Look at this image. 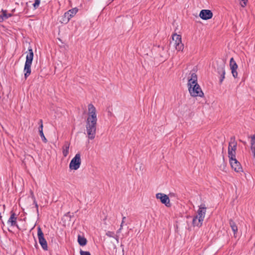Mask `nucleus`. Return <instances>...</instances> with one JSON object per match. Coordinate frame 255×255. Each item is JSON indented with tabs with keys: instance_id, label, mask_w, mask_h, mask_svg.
I'll return each mask as SVG.
<instances>
[{
	"instance_id": "7",
	"label": "nucleus",
	"mask_w": 255,
	"mask_h": 255,
	"mask_svg": "<svg viewBox=\"0 0 255 255\" xmlns=\"http://www.w3.org/2000/svg\"><path fill=\"white\" fill-rule=\"evenodd\" d=\"M81 162V155L79 153H78L71 160L69 164L70 169L72 170H77L80 167Z\"/></svg>"
},
{
	"instance_id": "1",
	"label": "nucleus",
	"mask_w": 255,
	"mask_h": 255,
	"mask_svg": "<svg viewBox=\"0 0 255 255\" xmlns=\"http://www.w3.org/2000/svg\"><path fill=\"white\" fill-rule=\"evenodd\" d=\"M188 77V87L190 94L192 97H203L204 93L197 83V76L195 72L191 71Z\"/></svg>"
},
{
	"instance_id": "26",
	"label": "nucleus",
	"mask_w": 255,
	"mask_h": 255,
	"mask_svg": "<svg viewBox=\"0 0 255 255\" xmlns=\"http://www.w3.org/2000/svg\"><path fill=\"white\" fill-rule=\"evenodd\" d=\"M80 253L81 255H91L90 252L88 251H83L81 250Z\"/></svg>"
},
{
	"instance_id": "5",
	"label": "nucleus",
	"mask_w": 255,
	"mask_h": 255,
	"mask_svg": "<svg viewBox=\"0 0 255 255\" xmlns=\"http://www.w3.org/2000/svg\"><path fill=\"white\" fill-rule=\"evenodd\" d=\"M237 147V142L235 140V137L232 136L230 138L228 147V156L229 158H236Z\"/></svg>"
},
{
	"instance_id": "12",
	"label": "nucleus",
	"mask_w": 255,
	"mask_h": 255,
	"mask_svg": "<svg viewBox=\"0 0 255 255\" xmlns=\"http://www.w3.org/2000/svg\"><path fill=\"white\" fill-rule=\"evenodd\" d=\"M88 116L87 119L98 120L96 114V109L92 104L88 105Z\"/></svg>"
},
{
	"instance_id": "11",
	"label": "nucleus",
	"mask_w": 255,
	"mask_h": 255,
	"mask_svg": "<svg viewBox=\"0 0 255 255\" xmlns=\"http://www.w3.org/2000/svg\"><path fill=\"white\" fill-rule=\"evenodd\" d=\"M156 198L160 199L161 202L165 204L166 206L170 207L171 206L169 198L166 194L161 193H157L156 194Z\"/></svg>"
},
{
	"instance_id": "15",
	"label": "nucleus",
	"mask_w": 255,
	"mask_h": 255,
	"mask_svg": "<svg viewBox=\"0 0 255 255\" xmlns=\"http://www.w3.org/2000/svg\"><path fill=\"white\" fill-rule=\"evenodd\" d=\"M230 66L233 76L234 78H237L238 77V72L237 71V69L238 67V66L233 58H231L230 59Z\"/></svg>"
},
{
	"instance_id": "31",
	"label": "nucleus",
	"mask_w": 255,
	"mask_h": 255,
	"mask_svg": "<svg viewBox=\"0 0 255 255\" xmlns=\"http://www.w3.org/2000/svg\"><path fill=\"white\" fill-rule=\"evenodd\" d=\"M43 124V123H42V120H39V125H40V124Z\"/></svg>"
},
{
	"instance_id": "9",
	"label": "nucleus",
	"mask_w": 255,
	"mask_h": 255,
	"mask_svg": "<svg viewBox=\"0 0 255 255\" xmlns=\"http://www.w3.org/2000/svg\"><path fill=\"white\" fill-rule=\"evenodd\" d=\"M37 236L38 238L39 243L41 245L42 248L44 251H47L48 250L47 241L44 238V234L40 227H38L37 228Z\"/></svg>"
},
{
	"instance_id": "16",
	"label": "nucleus",
	"mask_w": 255,
	"mask_h": 255,
	"mask_svg": "<svg viewBox=\"0 0 255 255\" xmlns=\"http://www.w3.org/2000/svg\"><path fill=\"white\" fill-rule=\"evenodd\" d=\"M78 242L80 246H84L87 244V241L85 237H82L81 235H78Z\"/></svg>"
},
{
	"instance_id": "33",
	"label": "nucleus",
	"mask_w": 255,
	"mask_h": 255,
	"mask_svg": "<svg viewBox=\"0 0 255 255\" xmlns=\"http://www.w3.org/2000/svg\"><path fill=\"white\" fill-rule=\"evenodd\" d=\"M1 223H2L3 224H4V223H3V222L2 221H1Z\"/></svg>"
},
{
	"instance_id": "29",
	"label": "nucleus",
	"mask_w": 255,
	"mask_h": 255,
	"mask_svg": "<svg viewBox=\"0 0 255 255\" xmlns=\"http://www.w3.org/2000/svg\"><path fill=\"white\" fill-rule=\"evenodd\" d=\"M43 124H40L39 127V132L41 130H43Z\"/></svg>"
},
{
	"instance_id": "10",
	"label": "nucleus",
	"mask_w": 255,
	"mask_h": 255,
	"mask_svg": "<svg viewBox=\"0 0 255 255\" xmlns=\"http://www.w3.org/2000/svg\"><path fill=\"white\" fill-rule=\"evenodd\" d=\"M231 166L236 172H240L243 171L242 167L240 163L236 158H229Z\"/></svg>"
},
{
	"instance_id": "28",
	"label": "nucleus",
	"mask_w": 255,
	"mask_h": 255,
	"mask_svg": "<svg viewBox=\"0 0 255 255\" xmlns=\"http://www.w3.org/2000/svg\"><path fill=\"white\" fill-rule=\"evenodd\" d=\"M5 20L4 17L2 16V14H1L0 15V22H2L3 20Z\"/></svg>"
},
{
	"instance_id": "25",
	"label": "nucleus",
	"mask_w": 255,
	"mask_h": 255,
	"mask_svg": "<svg viewBox=\"0 0 255 255\" xmlns=\"http://www.w3.org/2000/svg\"><path fill=\"white\" fill-rule=\"evenodd\" d=\"M126 219V217H123L122 221L121 224L120 225V228L118 231V233H120L121 232V230L122 229L123 227V224H124V220H125Z\"/></svg>"
},
{
	"instance_id": "6",
	"label": "nucleus",
	"mask_w": 255,
	"mask_h": 255,
	"mask_svg": "<svg viewBox=\"0 0 255 255\" xmlns=\"http://www.w3.org/2000/svg\"><path fill=\"white\" fill-rule=\"evenodd\" d=\"M216 65H217V66H216V67L215 66V68L216 69L217 73L219 75H221V77H220V83L221 84L225 78V63L223 61H220V62L217 61Z\"/></svg>"
},
{
	"instance_id": "27",
	"label": "nucleus",
	"mask_w": 255,
	"mask_h": 255,
	"mask_svg": "<svg viewBox=\"0 0 255 255\" xmlns=\"http://www.w3.org/2000/svg\"><path fill=\"white\" fill-rule=\"evenodd\" d=\"M106 235L109 237H114L115 234L113 232L108 231L106 233Z\"/></svg>"
},
{
	"instance_id": "30",
	"label": "nucleus",
	"mask_w": 255,
	"mask_h": 255,
	"mask_svg": "<svg viewBox=\"0 0 255 255\" xmlns=\"http://www.w3.org/2000/svg\"><path fill=\"white\" fill-rule=\"evenodd\" d=\"M34 203H35V207L36 208V211H37V213H38V205L37 204V203L35 201H34Z\"/></svg>"
},
{
	"instance_id": "13",
	"label": "nucleus",
	"mask_w": 255,
	"mask_h": 255,
	"mask_svg": "<svg viewBox=\"0 0 255 255\" xmlns=\"http://www.w3.org/2000/svg\"><path fill=\"white\" fill-rule=\"evenodd\" d=\"M17 216L15 213L12 211L10 212V216L7 221V224L10 225L11 226H15L19 229V226L17 223Z\"/></svg>"
},
{
	"instance_id": "20",
	"label": "nucleus",
	"mask_w": 255,
	"mask_h": 255,
	"mask_svg": "<svg viewBox=\"0 0 255 255\" xmlns=\"http://www.w3.org/2000/svg\"><path fill=\"white\" fill-rule=\"evenodd\" d=\"M230 225L234 234H235L238 231V227L236 226V224L233 221H230Z\"/></svg>"
},
{
	"instance_id": "3",
	"label": "nucleus",
	"mask_w": 255,
	"mask_h": 255,
	"mask_svg": "<svg viewBox=\"0 0 255 255\" xmlns=\"http://www.w3.org/2000/svg\"><path fill=\"white\" fill-rule=\"evenodd\" d=\"M98 120L87 119L86 122V128L88 137L90 139H93L95 137L97 123Z\"/></svg>"
},
{
	"instance_id": "14",
	"label": "nucleus",
	"mask_w": 255,
	"mask_h": 255,
	"mask_svg": "<svg viewBox=\"0 0 255 255\" xmlns=\"http://www.w3.org/2000/svg\"><path fill=\"white\" fill-rule=\"evenodd\" d=\"M199 16L204 20L211 19L213 16L212 12L209 9H202L199 14Z\"/></svg>"
},
{
	"instance_id": "22",
	"label": "nucleus",
	"mask_w": 255,
	"mask_h": 255,
	"mask_svg": "<svg viewBox=\"0 0 255 255\" xmlns=\"http://www.w3.org/2000/svg\"><path fill=\"white\" fill-rule=\"evenodd\" d=\"M39 134H40V137H41L42 141L43 142H44L45 143H46L47 142V140L44 135L43 130L40 131Z\"/></svg>"
},
{
	"instance_id": "24",
	"label": "nucleus",
	"mask_w": 255,
	"mask_h": 255,
	"mask_svg": "<svg viewBox=\"0 0 255 255\" xmlns=\"http://www.w3.org/2000/svg\"><path fill=\"white\" fill-rule=\"evenodd\" d=\"M240 4L242 7H245L247 5L248 0H239Z\"/></svg>"
},
{
	"instance_id": "2",
	"label": "nucleus",
	"mask_w": 255,
	"mask_h": 255,
	"mask_svg": "<svg viewBox=\"0 0 255 255\" xmlns=\"http://www.w3.org/2000/svg\"><path fill=\"white\" fill-rule=\"evenodd\" d=\"M206 209L205 204H201L199 206L197 215L193 219L192 224L193 226L200 227L202 225L205 216Z\"/></svg>"
},
{
	"instance_id": "23",
	"label": "nucleus",
	"mask_w": 255,
	"mask_h": 255,
	"mask_svg": "<svg viewBox=\"0 0 255 255\" xmlns=\"http://www.w3.org/2000/svg\"><path fill=\"white\" fill-rule=\"evenodd\" d=\"M40 0H35L34 3L33 4V5L35 9L37 8L40 4Z\"/></svg>"
},
{
	"instance_id": "17",
	"label": "nucleus",
	"mask_w": 255,
	"mask_h": 255,
	"mask_svg": "<svg viewBox=\"0 0 255 255\" xmlns=\"http://www.w3.org/2000/svg\"><path fill=\"white\" fill-rule=\"evenodd\" d=\"M69 143L65 142L63 147V155L64 157H66L69 153Z\"/></svg>"
},
{
	"instance_id": "19",
	"label": "nucleus",
	"mask_w": 255,
	"mask_h": 255,
	"mask_svg": "<svg viewBox=\"0 0 255 255\" xmlns=\"http://www.w3.org/2000/svg\"><path fill=\"white\" fill-rule=\"evenodd\" d=\"M70 19V16L67 15V13L65 12L61 18V22L66 24L69 22Z\"/></svg>"
},
{
	"instance_id": "21",
	"label": "nucleus",
	"mask_w": 255,
	"mask_h": 255,
	"mask_svg": "<svg viewBox=\"0 0 255 255\" xmlns=\"http://www.w3.org/2000/svg\"><path fill=\"white\" fill-rule=\"evenodd\" d=\"M1 13V14H2V16L4 17L5 19H7L8 18L12 16V14L7 13V11L6 10H2Z\"/></svg>"
},
{
	"instance_id": "8",
	"label": "nucleus",
	"mask_w": 255,
	"mask_h": 255,
	"mask_svg": "<svg viewBox=\"0 0 255 255\" xmlns=\"http://www.w3.org/2000/svg\"><path fill=\"white\" fill-rule=\"evenodd\" d=\"M172 40L175 49L178 51H182L184 48V45L181 41V35L177 34H173L172 36Z\"/></svg>"
},
{
	"instance_id": "32",
	"label": "nucleus",
	"mask_w": 255,
	"mask_h": 255,
	"mask_svg": "<svg viewBox=\"0 0 255 255\" xmlns=\"http://www.w3.org/2000/svg\"><path fill=\"white\" fill-rule=\"evenodd\" d=\"M1 218H2V217L1 216V214L0 213V220L1 219Z\"/></svg>"
},
{
	"instance_id": "4",
	"label": "nucleus",
	"mask_w": 255,
	"mask_h": 255,
	"mask_svg": "<svg viewBox=\"0 0 255 255\" xmlns=\"http://www.w3.org/2000/svg\"><path fill=\"white\" fill-rule=\"evenodd\" d=\"M33 59V52L31 47L28 48V52L27 54L26 61L24 64V72L25 79L31 74V66Z\"/></svg>"
},
{
	"instance_id": "18",
	"label": "nucleus",
	"mask_w": 255,
	"mask_h": 255,
	"mask_svg": "<svg viewBox=\"0 0 255 255\" xmlns=\"http://www.w3.org/2000/svg\"><path fill=\"white\" fill-rule=\"evenodd\" d=\"M78 10V9L77 8H74L70 9L68 11L66 12V13H67V15L70 16V18H71L76 14Z\"/></svg>"
}]
</instances>
